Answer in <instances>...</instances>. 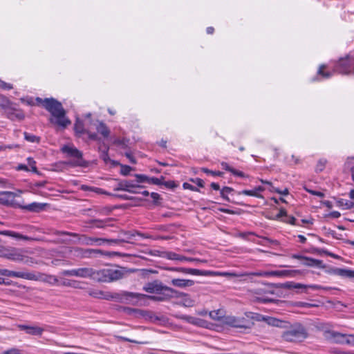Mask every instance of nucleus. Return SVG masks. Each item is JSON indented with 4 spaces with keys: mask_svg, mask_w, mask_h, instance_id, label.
<instances>
[{
    "mask_svg": "<svg viewBox=\"0 0 354 354\" xmlns=\"http://www.w3.org/2000/svg\"><path fill=\"white\" fill-rule=\"evenodd\" d=\"M143 290L149 293L156 294V296L146 295L145 298H149L156 301H167L174 297H178L183 293L179 292L178 290L165 286L161 281L155 280L151 282L146 283L143 286Z\"/></svg>",
    "mask_w": 354,
    "mask_h": 354,
    "instance_id": "1",
    "label": "nucleus"
},
{
    "mask_svg": "<svg viewBox=\"0 0 354 354\" xmlns=\"http://www.w3.org/2000/svg\"><path fill=\"white\" fill-rule=\"evenodd\" d=\"M44 109L54 118L50 119L52 123L62 127H66L71 124L70 120L66 117V111L60 102L53 97L44 99Z\"/></svg>",
    "mask_w": 354,
    "mask_h": 354,
    "instance_id": "2",
    "label": "nucleus"
},
{
    "mask_svg": "<svg viewBox=\"0 0 354 354\" xmlns=\"http://www.w3.org/2000/svg\"><path fill=\"white\" fill-rule=\"evenodd\" d=\"M61 151L68 158L67 164L71 167H86V161L83 158V153L73 145H65L61 148Z\"/></svg>",
    "mask_w": 354,
    "mask_h": 354,
    "instance_id": "3",
    "label": "nucleus"
},
{
    "mask_svg": "<svg viewBox=\"0 0 354 354\" xmlns=\"http://www.w3.org/2000/svg\"><path fill=\"white\" fill-rule=\"evenodd\" d=\"M145 295L128 291H120V292H107L106 300H113L115 301L127 304L136 305L138 301L142 299Z\"/></svg>",
    "mask_w": 354,
    "mask_h": 354,
    "instance_id": "4",
    "label": "nucleus"
},
{
    "mask_svg": "<svg viewBox=\"0 0 354 354\" xmlns=\"http://www.w3.org/2000/svg\"><path fill=\"white\" fill-rule=\"evenodd\" d=\"M308 336L306 328L301 324L292 325L288 330L283 332L281 337L289 342H301Z\"/></svg>",
    "mask_w": 354,
    "mask_h": 354,
    "instance_id": "5",
    "label": "nucleus"
},
{
    "mask_svg": "<svg viewBox=\"0 0 354 354\" xmlns=\"http://www.w3.org/2000/svg\"><path fill=\"white\" fill-rule=\"evenodd\" d=\"M297 274H301V271L298 270H276V271H257L252 272H243L240 274L233 273L230 274L232 277H245V276H254L261 277H295Z\"/></svg>",
    "mask_w": 354,
    "mask_h": 354,
    "instance_id": "6",
    "label": "nucleus"
},
{
    "mask_svg": "<svg viewBox=\"0 0 354 354\" xmlns=\"http://www.w3.org/2000/svg\"><path fill=\"white\" fill-rule=\"evenodd\" d=\"M168 270L172 272H177L184 274L205 276V277H215V276H232L230 274L232 272H219L211 270H203L195 268H183V267H170L167 268Z\"/></svg>",
    "mask_w": 354,
    "mask_h": 354,
    "instance_id": "7",
    "label": "nucleus"
},
{
    "mask_svg": "<svg viewBox=\"0 0 354 354\" xmlns=\"http://www.w3.org/2000/svg\"><path fill=\"white\" fill-rule=\"evenodd\" d=\"M334 71L341 74H354V62L348 56L341 58L335 64Z\"/></svg>",
    "mask_w": 354,
    "mask_h": 354,
    "instance_id": "8",
    "label": "nucleus"
},
{
    "mask_svg": "<svg viewBox=\"0 0 354 354\" xmlns=\"http://www.w3.org/2000/svg\"><path fill=\"white\" fill-rule=\"evenodd\" d=\"M62 276H71L81 278L94 277V270L91 268H80L71 270H64L61 272Z\"/></svg>",
    "mask_w": 354,
    "mask_h": 354,
    "instance_id": "9",
    "label": "nucleus"
},
{
    "mask_svg": "<svg viewBox=\"0 0 354 354\" xmlns=\"http://www.w3.org/2000/svg\"><path fill=\"white\" fill-rule=\"evenodd\" d=\"M141 187L132 180H119L113 187L114 191H124L132 194L140 193L137 189Z\"/></svg>",
    "mask_w": 354,
    "mask_h": 354,
    "instance_id": "10",
    "label": "nucleus"
},
{
    "mask_svg": "<svg viewBox=\"0 0 354 354\" xmlns=\"http://www.w3.org/2000/svg\"><path fill=\"white\" fill-rule=\"evenodd\" d=\"M0 275L8 277L21 278L27 280H37V276L33 272H17L8 269H0Z\"/></svg>",
    "mask_w": 354,
    "mask_h": 354,
    "instance_id": "11",
    "label": "nucleus"
},
{
    "mask_svg": "<svg viewBox=\"0 0 354 354\" xmlns=\"http://www.w3.org/2000/svg\"><path fill=\"white\" fill-rule=\"evenodd\" d=\"M347 334L341 333L335 330H325L323 332L324 338L330 342L344 344Z\"/></svg>",
    "mask_w": 354,
    "mask_h": 354,
    "instance_id": "12",
    "label": "nucleus"
},
{
    "mask_svg": "<svg viewBox=\"0 0 354 354\" xmlns=\"http://www.w3.org/2000/svg\"><path fill=\"white\" fill-rule=\"evenodd\" d=\"M292 257L293 259L301 260L302 261L301 263L305 266L320 268L322 266V264H323V262L322 260L315 259L304 257V256L299 255V254H293Z\"/></svg>",
    "mask_w": 354,
    "mask_h": 354,
    "instance_id": "13",
    "label": "nucleus"
},
{
    "mask_svg": "<svg viewBox=\"0 0 354 354\" xmlns=\"http://www.w3.org/2000/svg\"><path fill=\"white\" fill-rule=\"evenodd\" d=\"M247 321L244 317H236L234 316H228L225 318L224 323L228 326L234 328H247Z\"/></svg>",
    "mask_w": 354,
    "mask_h": 354,
    "instance_id": "14",
    "label": "nucleus"
},
{
    "mask_svg": "<svg viewBox=\"0 0 354 354\" xmlns=\"http://www.w3.org/2000/svg\"><path fill=\"white\" fill-rule=\"evenodd\" d=\"M3 257L16 262H21L25 261L26 256L22 254V251L19 249L13 248L11 250L4 253Z\"/></svg>",
    "mask_w": 354,
    "mask_h": 354,
    "instance_id": "15",
    "label": "nucleus"
},
{
    "mask_svg": "<svg viewBox=\"0 0 354 354\" xmlns=\"http://www.w3.org/2000/svg\"><path fill=\"white\" fill-rule=\"evenodd\" d=\"M136 235L140 236L145 239L150 238L149 236L145 235L137 231L122 232L120 234L119 237L120 238L122 243H132L133 242L131 241V240L133 239V237L136 236Z\"/></svg>",
    "mask_w": 354,
    "mask_h": 354,
    "instance_id": "16",
    "label": "nucleus"
},
{
    "mask_svg": "<svg viewBox=\"0 0 354 354\" xmlns=\"http://www.w3.org/2000/svg\"><path fill=\"white\" fill-rule=\"evenodd\" d=\"M20 330H24L28 335L40 336L44 332V328L38 326L19 325Z\"/></svg>",
    "mask_w": 354,
    "mask_h": 354,
    "instance_id": "17",
    "label": "nucleus"
},
{
    "mask_svg": "<svg viewBox=\"0 0 354 354\" xmlns=\"http://www.w3.org/2000/svg\"><path fill=\"white\" fill-rule=\"evenodd\" d=\"M17 195L12 192H1L0 203L3 205H10Z\"/></svg>",
    "mask_w": 354,
    "mask_h": 354,
    "instance_id": "18",
    "label": "nucleus"
},
{
    "mask_svg": "<svg viewBox=\"0 0 354 354\" xmlns=\"http://www.w3.org/2000/svg\"><path fill=\"white\" fill-rule=\"evenodd\" d=\"M8 117L12 120H23L25 118V114L21 109L10 108L7 111Z\"/></svg>",
    "mask_w": 354,
    "mask_h": 354,
    "instance_id": "19",
    "label": "nucleus"
},
{
    "mask_svg": "<svg viewBox=\"0 0 354 354\" xmlns=\"http://www.w3.org/2000/svg\"><path fill=\"white\" fill-rule=\"evenodd\" d=\"M170 283L172 286L180 288L191 287L194 285L193 280L184 279H173Z\"/></svg>",
    "mask_w": 354,
    "mask_h": 354,
    "instance_id": "20",
    "label": "nucleus"
},
{
    "mask_svg": "<svg viewBox=\"0 0 354 354\" xmlns=\"http://www.w3.org/2000/svg\"><path fill=\"white\" fill-rule=\"evenodd\" d=\"M83 283L77 280H72L68 279H62L59 281V286H65V287H71L77 289L83 288L82 284Z\"/></svg>",
    "mask_w": 354,
    "mask_h": 354,
    "instance_id": "21",
    "label": "nucleus"
},
{
    "mask_svg": "<svg viewBox=\"0 0 354 354\" xmlns=\"http://www.w3.org/2000/svg\"><path fill=\"white\" fill-rule=\"evenodd\" d=\"M107 272V268L102 269L97 271L94 270V277L92 278L102 282H110L109 279V274Z\"/></svg>",
    "mask_w": 354,
    "mask_h": 354,
    "instance_id": "22",
    "label": "nucleus"
},
{
    "mask_svg": "<svg viewBox=\"0 0 354 354\" xmlns=\"http://www.w3.org/2000/svg\"><path fill=\"white\" fill-rule=\"evenodd\" d=\"M178 318L180 319H182V320L189 323V324H193L195 326H203V319L198 318V317L189 316V315H181L178 316Z\"/></svg>",
    "mask_w": 354,
    "mask_h": 354,
    "instance_id": "23",
    "label": "nucleus"
},
{
    "mask_svg": "<svg viewBox=\"0 0 354 354\" xmlns=\"http://www.w3.org/2000/svg\"><path fill=\"white\" fill-rule=\"evenodd\" d=\"M160 257L165 258L169 260H176L179 261H184L185 256L180 255L174 252L163 251L160 254Z\"/></svg>",
    "mask_w": 354,
    "mask_h": 354,
    "instance_id": "24",
    "label": "nucleus"
},
{
    "mask_svg": "<svg viewBox=\"0 0 354 354\" xmlns=\"http://www.w3.org/2000/svg\"><path fill=\"white\" fill-rule=\"evenodd\" d=\"M86 256H88V258H91V257H98V256H108V257H111V253L109 252H106V251H104L102 250H100V249H86Z\"/></svg>",
    "mask_w": 354,
    "mask_h": 354,
    "instance_id": "25",
    "label": "nucleus"
},
{
    "mask_svg": "<svg viewBox=\"0 0 354 354\" xmlns=\"http://www.w3.org/2000/svg\"><path fill=\"white\" fill-rule=\"evenodd\" d=\"M108 269V274H109V281H113L118 280L122 277V272L119 270H114V269Z\"/></svg>",
    "mask_w": 354,
    "mask_h": 354,
    "instance_id": "26",
    "label": "nucleus"
},
{
    "mask_svg": "<svg viewBox=\"0 0 354 354\" xmlns=\"http://www.w3.org/2000/svg\"><path fill=\"white\" fill-rule=\"evenodd\" d=\"M88 294L92 297L97 298V299H104L106 298L107 292H104L102 290H100L97 289H90L88 290Z\"/></svg>",
    "mask_w": 354,
    "mask_h": 354,
    "instance_id": "27",
    "label": "nucleus"
},
{
    "mask_svg": "<svg viewBox=\"0 0 354 354\" xmlns=\"http://www.w3.org/2000/svg\"><path fill=\"white\" fill-rule=\"evenodd\" d=\"M96 129L99 133H100L103 137L107 138L110 134V131L105 123L103 122H99L98 125L96 127Z\"/></svg>",
    "mask_w": 354,
    "mask_h": 354,
    "instance_id": "28",
    "label": "nucleus"
},
{
    "mask_svg": "<svg viewBox=\"0 0 354 354\" xmlns=\"http://www.w3.org/2000/svg\"><path fill=\"white\" fill-rule=\"evenodd\" d=\"M23 208L30 212H38L44 209V205L37 203H32L24 206Z\"/></svg>",
    "mask_w": 354,
    "mask_h": 354,
    "instance_id": "29",
    "label": "nucleus"
},
{
    "mask_svg": "<svg viewBox=\"0 0 354 354\" xmlns=\"http://www.w3.org/2000/svg\"><path fill=\"white\" fill-rule=\"evenodd\" d=\"M0 234H3V235H7V236H12V237L17 238V239H19L26 240V241H29V240L32 239L29 236H24V235L20 234L19 233H17V232H12V231H8V230L7 231H3V232H0Z\"/></svg>",
    "mask_w": 354,
    "mask_h": 354,
    "instance_id": "30",
    "label": "nucleus"
},
{
    "mask_svg": "<svg viewBox=\"0 0 354 354\" xmlns=\"http://www.w3.org/2000/svg\"><path fill=\"white\" fill-rule=\"evenodd\" d=\"M74 130L75 133L78 135H82L86 133V131L84 128L83 122L79 119H77L75 124H74Z\"/></svg>",
    "mask_w": 354,
    "mask_h": 354,
    "instance_id": "31",
    "label": "nucleus"
},
{
    "mask_svg": "<svg viewBox=\"0 0 354 354\" xmlns=\"http://www.w3.org/2000/svg\"><path fill=\"white\" fill-rule=\"evenodd\" d=\"M344 169L345 171L352 172L354 171V157H348L344 163Z\"/></svg>",
    "mask_w": 354,
    "mask_h": 354,
    "instance_id": "32",
    "label": "nucleus"
},
{
    "mask_svg": "<svg viewBox=\"0 0 354 354\" xmlns=\"http://www.w3.org/2000/svg\"><path fill=\"white\" fill-rule=\"evenodd\" d=\"M24 139L31 143H39L40 142V137L33 135L32 133H29L28 132H24Z\"/></svg>",
    "mask_w": 354,
    "mask_h": 354,
    "instance_id": "33",
    "label": "nucleus"
},
{
    "mask_svg": "<svg viewBox=\"0 0 354 354\" xmlns=\"http://www.w3.org/2000/svg\"><path fill=\"white\" fill-rule=\"evenodd\" d=\"M338 205L344 209H350L354 207V203L351 201L340 199L338 201Z\"/></svg>",
    "mask_w": 354,
    "mask_h": 354,
    "instance_id": "34",
    "label": "nucleus"
},
{
    "mask_svg": "<svg viewBox=\"0 0 354 354\" xmlns=\"http://www.w3.org/2000/svg\"><path fill=\"white\" fill-rule=\"evenodd\" d=\"M233 190L234 189L232 187H224L220 190L221 196L227 201H230V198L227 195L233 192Z\"/></svg>",
    "mask_w": 354,
    "mask_h": 354,
    "instance_id": "35",
    "label": "nucleus"
},
{
    "mask_svg": "<svg viewBox=\"0 0 354 354\" xmlns=\"http://www.w3.org/2000/svg\"><path fill=\"white\" fill-rule=\"evenodd\" d=\"M80 241L84 245H94L95 238L87 236L86 235H82L80 238Z\"/></svg>",
    "mask_w": 354,
    "mask_h": 354,
    "instance_id": "36",
    "label": "nucleus"
},
{
    "mask_svg": "<svg viewBox=\"0 0 354 354\" xmlns=\"http://www.w3.org/2000/svg\"><path fill=\"white\" fill-rule=\"evenodd\" d=\"M327 163V160L325 158H321L318 160L316 167H315V171L316 172H321L326 167V165Z\"/></svg>",
    "mask_w": 354,
    "mask_h": 354,
    "instance_id": "37",
    "label": "nucleus"
},
{
    "mask_svg": "<svg viewBox=\"0 0 354 354\" xmlns=\"http://www.w3.org/2000/svg\"><path fill=\"white\" fill-rule=\"evenodd\" d=\"M148 176L144 174H136L135 175V183L140 185V183H147Z\"/></svg>",
    "mask_w": 354,
    "mask_h": 354,
    "instance_id": "38",
    "label": "nucleus"
},
{
    "mask_svg": "<svg viewBox=\"0 0 354 354\" xmlns=\"http://www.w3.org/2000/svg\"><path fill=\"white\" fill-rule=\"evenodd\" d=\"M239 194H243V195H246V196H254V197H257V198H262V195H258L257 193L255 192L254 189H251V190H248V189H243L241 192H239Z\"/></svg>",
    "mask_w": 354,
    "mask_h": 354,
    "instance_id": "39",
    "label": "nucleus"
},
{
    "mask_svg": "<svg viewBox=\"0 0 354 354\" xmlns=\"http://www.w3.org/2000/svg\"><path fill=\"white\" fill-rule=\"evenodd\" d=\"M163 176H162L160 178L156 177H148L147 183L160 185L163 184Z\"/></svg>",
    "mask_w": 354,
    "mask_h": 354,
    "instance_id": "40",
    "label": "nucleus"
},
{
    "mask_svg": "<svg viewBox=\"0 0 354 354\" xmlns=\"http://www.w3.org/2000/svg\"><path fill=\"white\" fill-rule=\"evenodd\" d=\"M86 249H83L80 248H74V254L77 257L80 258H88V256H86Z\"/></svg>",
    "mask_w": 354,
    "mask_h": 354,
    "instance_id": "41",
    "label": "nucleus"
},
{
    "mask_svg": "<svg viewBox=\"0 0 354 354\" xmlns=\"http://www.w3.org/2000/svg\"><path fill=\"white\" fill-rule=\"evenodd\" d=\"M325 68H326L325 65L320 66V67H319V70L317 71V74L319 75H322L325 79H328V78L330 77L333 75V73H331V72H324L323 70Z\"/></svg>",
    "mask_w": 354,
    "mask_h": 354,
    "instance_id": "42",
    "label": "nucleus"
},
{
    "mask_svg": "<svg viewBox=\"0 0 354 354\" xmlns=\"http://www.w3.org/2000/svg\"><path fill=\"white\" fill-rule=\"evenodd\" d=\"M201 170L207 174V175H212L213 176H222L223 173L222 171H212L207 168H202Z\"/></svg>",
    "mask_w": 354,
    "mask_h": 354,
    "instance_id": "43",
    "label": "nucleus"
},
{
    "mask_svg": "<svg viewBox=\"0 0 354 354\" xmlns=\"http://www.w3.org/2000/svg\"><path fill=\"white\" fill-rule=\"evenodd\" d=\"M123 311L128 315H133V314L142 315V310L136 309V308H129V307H124Z\"/></svg>",
    "mask_w": 354,
    "mask_h": 354,
    "instance_id": "44",
    "label": "nucleus"
},
{
    "mask_svg": "<svg viewBox=\"0 0 354 354\" xmlns=\"http://www.w3.org/2000/svg\"><path fill=\"white\" fill-rule=\"evenodd\" d=\"M263 319L265 321H266L269 325H271V326H279V324L281 323L280 320L273 318V317H269L267 318L263 317Z\"/></svg>",
    "mask_w": 354,
    "mask_h": 354,
    "instance_id": "45",
    "label": "nucleus"
},
{
    "mask_svg": "<svg viewBox=\"0 0 354 354\" xmlns=\"http://www.w3.org/2000/svg\"><path fill=\"white\" fill-rule=\"evenodd\" d=\"M344 344L354 346V334H347L344 339Z\"/></svg>",
    "mask_w": 354,
    "mask_h": 354,
    "instance_id": "46",
    "label": "nucleus"
},
{
    "mask_svg": "<svg viewBox=\"0 0 354 354\" xmlns=\"http://www.w3.org/2000/svg\"><path fill=\"white\" fill-rule=\"evenodd\" d=\"M45 281L48 282L51 285H59L60 281V280H58L56 277L53 275L47 276Z\"/></svg>",
    "mask_w": 354,
    "mask_h": 354,
    "instance_id": "47",
    "label": "nucleus"
},
{
    "mask_svg": "<svg viewBox=\"0 0 354 354\" xmlns=\"http://www.w3.org/2000/svg\"><path fill=\"white\" fill-rule=\"evenodd\" d=\"M132 170V167L128 165H121L120 174L123 176H127Z\"/></svg>",
    "mask_w": 354,
    "mask_h": 354,
    "instance_id": "48",
    "label": "nucleus"
},
{
    "mask_svg": "<svg viewBox=\"0 0 354 354\" xmlns=\"http://www.w3.org/2000/svg\"><path fill=\"white\" fill-rule=\"evenodd\" d=\"M283 221L284 222H286L287 223H289V224H291V225H299V226L301 225L299 223H296V218L294 216H292L287 215L286 216V218H284V219Z\"/></svg>",
    "mask_w": 354,
    "mask_h": 354,
    "instance_id": "49",
    "label": "nucleus"
},
{
    "mask_svg": "<svg viewBox=\"0 0 354 354\" xmlns=\"http://www.w3.org/2000/svg\"><path fill=\"white\" fill-rule=\"evenodd\" d=\"M338 273L342 276L354 277V271H352V270L340 269V270H339Z\"/></svg>",
    "mask_w": 354,
    "mask_h": 354,
    "instance_id": "50",
    "label": "nucleus"
},
{
    "mask_svg": "<svg viewBox=\"0 0 354 354\" xmlns=\"http://www.w3.org/2000/svg\"><path fill=\"white\" fill-rule=\"evenodd\" d=\"M20 101L27 105L34 106V100L32 97H26L20 98Z\"/></svg>",
    "mask_w": 354,
    "mask_h": 354,
    "instance_id": "51",
    "label": "nucleus"
},
{
    "mask_svg": "<svg viewBox=\"0 0 354 354\" xmlns=\"http://www.w3.org/2000/svg\"><path fill=\"white\" fill-rule=\"evenodd\" d=\"M209 317L214 320H219L222 315L219 310H213L209 313Z\"/></svg>",
    "mask_w": 354,
    "mask_h": 354,
    "instance_id": "52",
    "label": "nucleus"
},
{
    "mask_svg": "<svg viewBox=\"0 0 354 354\" xmlns=\"http://www.w3.org/2000/svg\"><path fill=\"white\" fill-rule=\"evenodd\" d=\"M307 288H311L313 290H328L330 289L329 287H323L319 285L313 284V285H307Z\"/></svg>",
    "mask_w": 354,
    "mask_h": 354,
    "instance_id": "53",
    "label": "nucleus"
},
{
    "mask_svg": "<svg viewBox=\"0 0 354 354\" xmlns=\"http://www.w3.org/2000/svg\"><path fill=\"white\" fill-rule=\"evenodd\" d=\"M0 88L4 90H10L12 88V85L0 80Z\"/></svg>",
    "mask_w": 354,
    "mask_h": 354,
    "instance_id": "54",
    "label": "nucleus"
},
{
    "mask_svg": "<svg viewBox=\"0 0 354 354\" xmlns=\"http://www.w3.org/2000/svg\"><path fill=\"white\" fill-rule=\"evenodd\" d=\"M106 243H109V244H116V245H120L122 243L120 238L119 236L117 239H106Z\"/></svg>",
    "mask_w": 354,
    "mask_h": 354,
    "instance_id": "55",
    "label": "nucleus"
},
{
    "mask_svg": "<svg viewBox=\"0 0 354 354\" xmlns=\"http://www.w3.org/2000/svg\"><path fill=\"white\" fill-rule=\"evenodd\" d=\"M271 191L272 192H275L279 193V194H280L281 195H288V190L286 188L284 189L283 191H281L278 188H276L274 187H272Z\"/></svg>",
    "mask_w": 354,
    "mask_h": 354,
    "instance_id": "56",
    "label": "nucleus"
},
{
    "mask_svg": "<svg viewBox=\"0 0 354 354\" xmlns=\"http://www.w3.org/2000/svg\"><path fill=\"white\" fill-rule=\"evenodd\" d=\"M232 174L234 176H239V177H241V178H245L246 177L245 174L243 172H242L241 171H239V170H236L234 168H233Z\"/></svg>",
    "mask_w": 354,
    "mask_h": 354,
    "instance_id": "57",
    "label": "nucleus"
},
{
    "mask_svg": "<svg viewBox=\"0 0 354 354\" xmlns=\"http://www.w3.org/2000/svg\"><path fill=\"white\" fill-rule=\"evenodd\" d=\"M191 181H192L194 183L196 184L200 187H204V181L203 180L196 178L195 179H191Z\"/></svg>",
    "mask_w": 354,
    "mask_h": 354,
    "instance_id": "58",
    "label": "nucleus"
},
{
    "mask_svg": "<svg viewBox=\"0 0 354 354\" xmlns=\"http://www.w3.org/2000/svg\"><path fill=\"white\" fill-rule=\"evenodd\" d=\"M221 167L227 171H230V173H232V169H233V167H230L227 162H222L221 163Z\"/></svg>",
    "mask_w": 354,
    "mask_h": 354,
    "instance_id": "59",
    "label": "nucleus"
},
{
    "mask_svg": "<svg viewBox=\"0 0 354 354\" xmlns=\"http://www.w3.org/2000/svg\"><path fill=\"white\" fill-rule=\"evenodd\" d=\"M106 239L104 238H95L94 244L97 245H102V244L106 243Z\"/></svg>",
    "mask_w": 354,
    "mask_h": 354,
    "instance_id": "60",
    "label": "nucleus"
},
{
    "mask_svg": "<svg viewBox=\"0 0 354 354\" xmlns=\"http://www.w3.org/2000/svg\"><path fill=\"white\" fill-rule=\"evenodd\" d=\"M183 186L184 189H190V190H192V191H198V189L196 187H195L194 186L190 185L188 183H184Z\"/></svg>",
    "mask_w": 354,
    "mask_h": 354,
    "instance_id": "61",
    "label": "nucleus"
},
{
    "mask_svg": "<svg viewBox=\"0 0 354 354\" xmlns=\"http://www.w3.org/2000/svg\"><path fill=\"white\" fill-rule=\"evenodd\" d=\"M114 196L122 200H131L133 198L127 194H116Z\"/></svg>",
    "mask_w": 354,
    "mask_h": 354,
    "instance_id": "62",
    "label": "nucleus"
},
{
    "mask_svg": "<svg viewBox=\"0 0 354 354\" xmlns=\"http://www.w3.org/2000/svg\"><path fill=\"white\" fill-rule=\"evenodd\" d=\"M287 216V212L285 209H281L279 210V212L277 214V218H281V217H285Z\"/></svg>",
    "mask_w": 354,
    "mask_h": 354,
    "instance_id": "63",
    "label": "nucleus"
},
{
    "mask_svg": "<svg viewBox=\"0 0 354 354\" xmlns=\"http://www.w3.org/2000/svg\"><path fill=\"white\" fill-rule=\"evenodd\" d=\"M4 354H21L20 351L17 349H10L8 351H6Z\"/></svg>",
    "mask_w": 354,
    "mask_h": 354,
    "instance_id": "64",
    "label": "nucleus"
}]
</instances>
